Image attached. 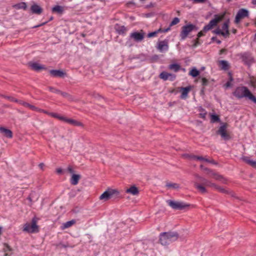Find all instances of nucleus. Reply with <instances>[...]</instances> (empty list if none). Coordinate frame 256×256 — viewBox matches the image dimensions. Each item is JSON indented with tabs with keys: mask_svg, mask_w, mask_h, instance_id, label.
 I'll return each mask as SVG.
<instances>
[{
	"mask_svg": "<svg viewBox=\"0 0 256 256\" xmlns=\"http://www.w3.org/2000/svg\"><path fill=\"white\" fill-rule=\"evenodd\" d=\"M216 34H221L222 35V36H224V32H222L221 30H220V28H217L214 30H213L212 32Z\"/></svg>",
	"mask_w": 256,
	"mask_h": 256,
	"instance_id": "nucleus-40",
	"label": "nucleus"
},
{
	"mask_svg": "<svg viewBox=\"0 0 256 256\" xmlns=\"http://www.w3.org/2000/svg\"><path fill=\"white\" fill-rule=\"evenodd\" d=\"M59 94L62 95L64 97L68 98V100H72V96L66 92L60 91Z\"/></svg>",
	"mask_w": 256,
	"mask_h": 256,
	"instance_id": "nucleus-38",
	"label": "nucleus"
},
{
	"mask_svg": "<svg viewBox=\"0 0 256 256\" xmlns=\"http://www.w3.org/2000/svg\"><path fill=\"white\" fill-rule=\"evenodd\" d=\"M119 194L120 192L116 190L108 188L100 195L99 198L105 202L110 198H116Z\"/></svg>",
	"mask_w": 256,
	"mask_h": 256,
	"instance_id": "nucleus-4",
	"label": "nucleus"
},
{
	"mask_svg": "<svg viewBox=\"0 0 256 256\" xmlns=\"http://www.w3.org/2000/svg\"><path fill=\"white\" fill-rule=\"evenodd\" d=\"M199 44H200V43H199L198 39L194 43V46L196 47Z\"/></svg>",
	"mask_w": 256,
	"mask_h": 256,
	"instance_id": "nucleus-61",
	"label": "nucleus"
},
{
	"mask_svg": "<svg viewBox=\"0 0 256 256\" xmlns=\"http://www.w3.org/2000/svg\"><path fill=\"white\" fill-rule=\"evenodd\" d=\"M49 90L50 91H51L52 92H55V93H58V94H59L60 92V90H58V89H56L53 87H52V86H50L48 88Z\"/></svg>",
	"mask_w": 256,
	"mask_h": 256,
	"instance_id": "nucleus-42",
	"label": "nucleus"
},
{
	"mask_svg": "<svg viewBox=\"0 0 256 256\" xmlns=\"http://www.w3.org/2000/svg\"><path fill=\"white\" fill-rule=\"evenodd\" d=\"M213 178H214L216 180L221 182L223 184H226V179L224 178L222 176L218 174V173H216V174H214V177Z\"/></svg>",
	"mask_w": 256,
	"mask_h": 256,
	"instance_id": "nucleus-24",
	"label": "nucleus"
},
{
	"mask_svg": "<svg viewBox=\"0 0 256 256\" xmlns=\"http://www.w3.org/2000/svg\"><path fill=\"white\" fill-rule=\"evenodd\" d=\"M32 12L36 14H40L42 12V8L37 4H34L31 6Z\"/></svg>",
	"mask_w": 256,
	"mask_h": 256,
	"instance_id": "nucleus-23",
	"label": "nucleus"
},
{
	"mask_svg": "<svg viewBox=\"0 0 256 256\" xmlns=\"http://www.w3.org/2000/svg\"><path fill=\"white\" fill-rule=\"evenodd\" d=\"M30 66L32 70L36 71H38L45 68L44 66L40 65L38 63H32L30 64Z\"/></svg>",
	"mask_w": 256,
	"mask_h": 256,
	"instance_id": "nucleus-25",
	"label": "nucleus"
},
{
	"mask_svg": "<svg viewBox=\"0 0 256 256\" xmlns=\"http://www.w3.org/2000/svg\"><path fill=\"white\" fill-rule=\"evenodd\" d=\"M68 246L67 245L64 244H60L58 245V247L59 248H66Z\"/></svg>",
	"mask_w": 256,
	"mask_h": 256,
	"instance_id": "nucleus-51",
	"label": "nucleus"
},
{
	"mask_svg": "<svg viewBox=\"0 0 256 256\" xmlns=\"http://www.w3.org/2000/svg\"><path fill=\"white\" fill-rule=\"evenodd\" d=\"M4 97L11 102H18V100L17 99L10 96H4Z\"/></svg>",
	"mask_w": 256,
	"mask_h": 256,
	"instance_id": "nucleus-41",
	"label": "nucleus"
},
{
	"mask_svg": "<svg viewBox=\"0 0 256 256\" xmlns=\"http://www.w3.org/2000/svg\"><path fill=\"white\" fill-rule=\"evenodd\" d=\"M242 60H244L246 63L250 62L252 60V58L250 56L246 53L244 54L242 56Z\"/></svg>",
	"mask_w": 256,
	"mask_h": 256,
	"instance_id": "nucleus-29",
	"label": "nucleus"
},
{
	"mask_svg": "<svg viewBox=\"0 0 256 256\" xmlns=\"http://www.w3.org/2000/svg\"><path fill=\"white\" fill-rule=\"evenodd\" d=\"M200 72L196 68H192L190 72V74L193 77H196L198 76Z\"/></svg>",
	"mask_w": 256,
	"mask_h": 256,
	"instance_id": "nucleus-33",
	"label": "nucleus"
},
{
	"mask_svg": "<svg viewBox=\"0 0 256 256\" xmlns=\"http://www.w3.org/2000/svg\"><path fill=\"white\" fill-rule=\"evenodd\" d=\"M192 157L194 158V159H196L200 160H204V158L200 156H193Z\"/></svg>",
	"mask_w": 256,
	"mask_h": 256,
	"instance_id": "nucleus-45",
	"label": "nucleus"
},
{
	"mask_svg": "<svg viewBox=\"0 0 256 256\" xmlns=\"http://www.w3.org/2000/svg\"><path fill=\"white\" fill-rule=\"evenodd\" d=\"M202 84L204 86H206L208 84V80L206 78H202Z\"/></svg>",
	"mask_w": 256,
	"mask_h": 256,
	"instance_id": "nucleus-43",
	"label": "nucleus"
},
{
	"mask_svg": "<svg viewBox=\"0 0 256 256\" xmlns=\"http://www.w3.org/2000/svg\"><path fill=\"white\" fill-rule=\"evenodd\" d=\"M156 48L161 52L167 51L168 49V40H164L158 42Z\"/></svg>",
	"mask_w": 256,
	"mask_h": 256,
	"instance_id": "nucleus-12",
	"label": "nucleus"
},
{
	"mask_svg": "<svg viewBox=\"0 0 256 256\" xmlns=\"http://www.w3.org/2000/svg\"><path fill=\"white\" fill-rule=\"evenodd\" d=\"M30 108L32 110H36V111H38L40 110L38 108H36L35 106L32 105V104L30 105Z\"/></svg>",
	"mask_w": 256,
	"mask_h": 256,
	"instance_id": "nucleus-48",
	"label": "nucleus"
},
{
	"mask_svg": "<svg viewBox=\"0 0 256 256\" xmlns=\"http://www.w3.org/2000/svg\"><path fill=\"white\" fill-rule=\"evenodd\" d=\"M80 178L81 176L80 174H72L70 178L71 184L74 186L78 184Z\"/></svg>",
	"mask_w": 256,
	"mask_h": 256,
	"instance_id": "nucleus-20",
	"label": "nucleus"
},
{
	"mask_svg": "<svg viewBox=\"0 0 256 256\" xmlns=\"http://www.w3.org/2000/svg\"><path fill=\"white\" fill-rule=\"evenodd\" d=\"M19 9L26 10V4L25 2H21L16 6Z\"/></svg>",
	"mask_w": 256,
	"mask_h": 256,
	"instance_id": "nucleus-37",
	"label": "nucleus"
},
{
	"mask_svg": "<svg viewBox=\"0 0 256 256\" xmlns=\"http://www.w3.org/2000/svg\"><path fill=\"white\" fill-rule=\"evenodd\" d=\"M138 188L134 186H130L129 188H128L126 190V193L131 194L134 196L137 195L138 194Z\"/></svg>",
	"mask_w": 256,
	"mask_h": 256,
	"instance_id": "nucleus-21",
	"label": "nucleus"
},
{
	"mask_svg": "<svg viewBox=\"0 0 256 256\" xmlns=\"http://www.w3.org/2000/svg\"><path fill=\"white\" fill-rule=\"evenodd\" d=\"M168 206L176 210H182L188 208L190 205L182 202L174 201L171 200H167Z\"/></svg>",
	"mask_w": 256,
	"mask_h": 256,
	"instance_id": "nucleus-8",
	"label": "nucleus"
},
{
	"mask_svg": "<svg viewBox=\"0 0 256 256\" xmlns=\"http://www.w3.org/2000/svg\"><path fill=\"white\" fill-rule=\"evenodd\" d=\"M248 16V11L245 9H240L238 12L236 18L235 22L238 24L240 20Z\"/></svg>",
	"mask_w": 256,
	"mask_h": 256,
	"instance_id": "nucleus-13",
	"label": "nucleus"
},
{
	"mask_svg": "<svg viewBox=\"0 0 256 256\" xmlns=\"http://www.w3.org/2000/svg\"><path fill=\"white\" fill-rule=\"evenodd\" d=\"M190 90V87L182 88V94L180 98L184 99L187 98L188 92Z\"/></svg>",
	"mask_w": 256,
	"mask_h": 256,
	"instance_id": "nucleus-22",
	"label": "nucleus"
},
{
	"mask_svg": "<svg viewBox=\"0 0 256 256\" xmlns=\"http://www.w3.org/2000/svg\"><path fill=\"white\" fill-rule=\"evenodd\" d=\"M197 30L196 26L192 24H188L183 26L182 28V31L180 34L181 39L182 40L186 39L190 32L194 30Z\"/></svg>",
	"mask_w": 256,
	"mask_h": 256,
	"instance_id": "nucleus-6",
	"label": "nucleus"
},
{
	"mask_svg": "<svg viewBox=\"0 0 256 256\" xmlns=\"http://www.w3.org/2000/svg\"><path fill=\"white\" fill-rule=\"evenodd\" d=\"M160 78L164 80H174L175 79V76L171 74L165 72H161L159 76Z\"/></svg>",
	"mask_w": 256,
	"mask_h": 256,
	"instance_id": "nucleus-14",
	"label": "nucleus"
},
{
	"mask_svg": "<svg viewBox=\"0 0 256 256\" xmlns=\"http://www.w3.org/2000/svg\"><path fill=\"white\" fill-rule=\"evenodd\" d=\"M194 155H190L188 154H184L182 155V156L186 158L194 159L192 157Z\"/></svg>",
	"mask_w": 256,
	"mask_h": 256,
	"instance_id": "nucleus-44",
	"label": "nucleus"
},
{
	"mask_svg": "<svg viewBox=\"0 0 256 256\" xmlns=\"http://www.w3.org/2000/svg\"><path fill=\"white\" fill-rule=\"evenodd\" d=\"M180 22V19L178 18H174L172 22H170V26H172L175 24H176Z\"/></svg>",
	"mask_w": 256,
	"mask_h": 256,
	"instance_id": "nucleus-39",
	"label": "nucleus"
},
{
	"mask_svg": "<svg viewBox=\"0 0 256 256\" xmlns=\"http://www.w3.org/2000/svg\"><path fill=\"white\" fill-rule=\"evenodd\" d=\"M161 31H162V29L160 28V29H158V30H157L156 31L152 32H150L148 34V37L150 38L156 36H157V34L158 32H161Z\"/></svg>",
	"mask_w": 256,
	"mask_h": 256,
	"instance_id": "nucleus-35",
	"label": "nucleus"
},
{
	"mask_svg": "<svg viewBox=\"0 0 256 256\" xmlns=\"http://www.w3.org/2000/svg\"><path fill=\"white\" fill-rule=\"evenodd\" d=\"M76 223V220H72L67 222L64 224H63L62 226V229H66L70 227L73 224H74Z\"/></svg>",
	"mask_w": 256,
	"mask_h": 256,
	"instance_id": "nucleus-28",
	"label": "nucleus"
},
{
	"mask_svg": "<svg viewBox=\"0 0 256 256\" xmlns=\"http://www.w3.org/2000/svg\"><path fill=\"white\" fill-rule=\"evenodd\" d=\"M194 176L200 182H202L200 184L197 182H194V187L201 193H206L207 190L206 189V187H208L210 184L209 182H210L211 181L199 176L198 174H195Z\"/></svg>",
	"mask_w": 256,
	"mask_h": 256,
	"instance_id": "nucleus-3",
	"label": "nucleus"
},
{
	"mask_svg": "<svg viewBox=\"0 0 256 256\" xmlns=\"http://www.w3.org/2000/svg\"><path fill=\"white\" fill-rule=\"evenodd\" d=\"M50 73L54 77L62 78L66 75V74L61 70H50Z\"/></svg>",
	"mask_w": 256,
	"mask_h": 256,
	"instance_id": "nucleus-15",
	"label": "nucleus"
},
{
	"mask_svg": "<svg viewBox=\"0 0 256 256\" xmlns=\"http://www.w3.org/2000/svg\"><path fill=\"white\" fill-rule=\"evenodd\" d=\"M219 66L221 68L224 70H227L229 68L228 63L227 61L222 60L218 62Z\"/></svg>",
	"mask_w": 256,
	"mask_h": 256,
	"instance_id": "nucleus-26",
	"label": "nucleus"
},
{
	"mask_svg": "<svg viewBox=\"0 0 256 256\" xmlns=\"http://www.w3.org/2000/svg\"><path fill=\"white\" fill-rule=\"evenodd\" d=\"M18 102L20 104H22L23 106V103H26V102H24V101H22V100H18V102Z\"/></svg>",
	"mask_w": 256,
	"mask_h": 256,
	"instance_id": "nucleus-63",
	"label": "nucleus"
},
{
	"mask_svg": "<svg viewBox=\"0 0 256 256\" xmlns=\"http://www.w3.org/2000/svg\"><path fill=\"white\" fill-rule=\"evenodd\" d=\"M228 20L225 22L222 26V31L224 32V37L225 38L228 37L230 35L228 30Z\"/></svg>",
	"mask_w": 256,
	"mask_h": 256,
	"instance_id": "nucleus-19",
	"label": "nucleus"
},
{
	"mask_svg": "<svg viewBox=\"0 0 256 256\" xmlns=\"http://www.w3.org/2000/svg\"><path fill=\"white\" fill-rule=\"evenodd\" d=\"M144 34L145 33L142 30H141L140 32H135L131 33L130 34V38L134 39L136 42H140L143 40Z\"/></svg>",
	"mask_w": 256,
	"mask_h": 256,
	"instance_id": "nucleus-11",
	"label": "nucleus"
},
{
	"mask_svg": "<svg viewBox=\"0 0 256 256\" xmlns=\"http://www.w3.org/2000/svg\"><path fill=\"white\" fill-rule=\"evenodd\" d=\"M212 40H213V41L216 40V43L218 44H220L221 43V41L220 40H217L216 37H212Z\"/></svg>",
	"mask_w": 256,
	"mask_h": 256,
	"instance_id": "nucleus-49",
	"label": "nucleus"
},
{
	"mask_svg": "<svg viewBox=\"0 0 256 256\" xmlns=\"http://www.w3.org/2000/svg\"><path fill=\"white\" fill-rule=\"evenodd\" d=\"M226 50L225 49H222L220 51V54H222V53H224V52H226Z\"/></svg>",
	"mask_w": 256,
	"mask_h": 256,
	"instance_id": "nucleus-62",
	"label": "nucleus"
},
{
	"mask_svg": "<svg viewBox=\"0 0 256 256\" xmlns=\"http://www.w3.org/2000/svg\"><path fill=\"white\" fill-rule=\"evenodd\" d=\"M231 86V84H230V82H228L226 84V88H228V87H230V86Z\"/></svg>",
	"mask_w": 256,
	"mask_h": 256,
	"instance_id": "nucleus-57",
	"label": "nucleus"
},
{
	"mask_svg": "<svg viewBox=\"0 0 256 256\" xmlns=\"http://www.w3.org/2000/svg\"><path fill=\"white\" fill-rule=\"evenodd\" d=\"M210 174L208 175L210 177L214 178V174H216V172H214L212 170H210Z\"/></svg>",
	"mask_w": 256,
	"mask_h": 256,
	"instance_id": "nucleus-50",
	"label": "nucleus"
},
{
	"mask_svg": "<svg viewBox=\"0 0 256 256\" xmlns=\"http://www.w3.org/2000/svg\"><path fill=\"white\" fill-rule=\"evenodd\" d=\"M63 11V8L60 6H56L52 8V12L62 13Z\"/></svg>",
	"mask_w": 256,
	"mask_h": 256,
	"instance_id": "nucleus-34",
	"label": "nucleus"
},
{
	"mask_svg": "<svg viewBox=\"0 0 256 256\" xmlns=\"http://www.w3.org/2000/svg\"><path fill=\"white\" fill-rule=\"evenodd\" d=\"M47 23V22H43L40 24H38V25H37V26H34L33 28H38V27H40V26H42L45 24H46Z\"/></svg>",
	"mask_w": 256,
	"mask_h": 256,
	"instance_id": "nucleus-55",
	"label": "nucleus"
},
{
	"mask_svg": "<svg viewBox=\"0 0 256 256\" xmlns=\"http://www.w3.org/2000/svg\"><path fill=\"white\" fill-rule=\"evenodd\" d=\"M12 250L11 248L7 244H4V251L5 252L4 256H10L11 254H8V252H10Z\"/></svg>",
	"mask_w": 256,
	"mask_h": 256,
	"instance_id": "nucleus-30",
	"label": "nucleus"
},
{
	"mask_svg": "<svg viewBox=\"0 0 256 256\" xmlns=\"http://www.w3.org/2000/svg\"><path fill=\"white\" fill-rule=\"evenodd\" d=\"M241 159L252 167L254 168H256V162L251 160L249 157L244 156L242 157Z\"/></svg>",
	"mask_w": 256,
	"mask_h": 256,
	"instance_id": "nucleus-18",
	"label": "nucleus"
},
{
	"mask_svg": "<svg viewBox=\"0 0 256 256\" xmlns=\"http://www.w3.org/2000/svg\"><path fill=\"white\" fill-rule=\"evenodd\" d=\"M166 186L169 189H178L180 185L176 183L167 182Z\"/></svg>",
	"mask_w": 256,
	"mask_h": 256,
	"instance_id": "nucleus-27",
	"label": "nucleus"
},
{
	"mask_svg": "<svg viewBox=\"0 0 256 256\" xmlns=\"http://www.w3.org/2000/svg\"><path fill=\"white\" fill-rule=\"evenodd\" d=\"M209 184H209L208 187L214 188L216 190H218V192H220L222 193L230 194V195H231L232 196H234L232 192H230V190H226L224 188L218 186L217 184H216L212 182V181L210 182H209Z\"/></svg>",
	"mask_w": 256,
	"mask_h": 256,
	"instance_id": "nucleus-10",
	"label": "nucleus"
},
{
	"mask_svg": "<svg viewBox=\"0 0 256 256\" xmlns=\"http://www.w3.org/2000/svg\"><path fill=\"white\" fill-rule=\"evenodd\" d=\"M206 32H204L203 31V30H201L200 32L198 34V38H200L201 36H204V33H205Z\"/></svg>",
	"mask_w": 256,
	"mask_h": 256,
	"instance_id": "nucleus-46",
	"label": "nucleus"
},
{
	"mask_svg": "<svg viewBox=\"0 0 256 256\" xmlns=\"http://www.w3.org/2000/svg\"><path fill=\"white\" fill-rule=\"evenodd\" d=\"M0 132L4 134V136H6L8 138H12V132L6 128L0 127Z\"/></svg>",
	"mask_w": 256,
	"mask_h": 256,
	"instance_id": "nucleus-17",
	"label": "nucleus"
},
{
	"mask_svg": "<svg viewBox=\"0 0 256 256\" xmlns=\"http://www.w3.org/2000/svg\"><path fill=\"white\" fill-rule=\"evenodd\" d=\"M206 112L200 113V118L204 119L206 118Z\"/></svg>",
	"mask_w": 256,
	"mask_h": 256,
	"instance_id": "nucleus-52",
	"label": "nucleus"
},
{
	"mask_svg": "<svg viewBox=\"0 0 256 256\" xmlns=\"http://www.w3.org/2000/svg\"><path fill=\"white\" fill-rule=\"evenodd\" d=\"M30 104L28 103V102H26V103H23V106L25 107H27V108H30Z\"/></svg>",
	"mask_w": 256,
	"mask_h": 256,
	"instance_id": "nucleus-56",
	"label": "nucleus"
},
{
	"mask_svg": "<svg viewBox=\"0 0 256 256\" xmlns=\"http://www.w3.org/2000/svg\"><path fill=\"white\" fill-rule=\"evenodd\" d=\"M64 121L65 122H66L72 126H83V124L81 122L77 121V120H73V119L67 118L64 117Z\"/></svg>",
	"mask_w": 256,
	"mask_h": 256,
	"instance_id": "nucleus-16",
	"label": "nucleus"
},
{
	"mask_svg": "<svg viewBox=\"0 0 256 256\" xmlns=\"http://www.w3.org/2000/svg\"><path fill=\"white\" fill-rule=\"evenodd\" d=\"M228 124L226 123H222L217 131V134H220L224 140H227L230 138V135L227 131Z\"/></svg>",
	"mask_w": 256,
	"mask_h": 256,
	"instance_id": "nucleus-9",
	"label": "nucleus"
},
{
	"mask_svg": "<svg viewBox=\"0 0 256 256\" xmlns=\"http://www.w3.org/2000/svg\"><path fill=\"white\" fill-rule=\"evenodd\" d=\"M68 170L70 174H73L74 173V170H73L71 166H68Z\"/></svg>",
	"mask_w": 256,
	"mask_h": 256,
	"instance_id": "nucleus-53",
	"label": "nucleus"
},
{
	"mask_svg": "<svg viewBox=\"0 0 256 256\" xmlns=\"http://www.w3.org/2000/svg\"><path fill=\"white\" fill-rule=\"evenodd\" d=\"M203 170L206 172H207V171L210 172V170H210V168H207L204 167V168Z\"/></svg>",
	"mask_w": 256,
	"mask_h": 256,
	"instance_id": "nucleus-59",
	"label": "nucleus"
},
{
	"mask_svg": "<svg viewBox=\"0 0 256 256\" xmlns=\"http://www.w3.org/2000/svg\"><path fill=\"white\" fill-rule=\"evenodd\" d=\"M203 170L206 172H207V171L210 172V170H210V168H207L204 167V168Z\"/></svg>",
	"mask_w": 256,
	"mask_h": 256,
	"instance_id": "nucleus-60",
	"label": "nucleus"
},
{
	"mask_svg": "<svg viewBox=\"0 0 256 256\" xmlns=\"http://www.w3.org/2000/svg\"><path fill=\"white\" fill-rule=\"evenodd\" d=\"M56 172L58 174H60L62 172V170L61 168H57Z\"/></svg>",
	"mask_w": 256,
	"mask_h": 256,
	"instance_id": "nucleus-54",
	"label": "nucleus"
},
{
	"mask_svg": "<svg viewBox=\"0 0 256 256\" xmlns=\"http://www.w3.org/2000/svg\"><path fill=\"white\" fill-rule=\"evenodd\" d=\"M210 163H212L213 164H217V163L216 162H215L214 160H210Z\"/></svg>",
	"mask_w": 256,
	"mask_h": 256,
	"instance_id": "nucleus-64",
	"label": "nucleus"
},
{
	"mask_svg": "<svg viewBox=\"0 0 256 256\" xmlns=\"http://www.w3.org/2000/svg\"><path fill=\"white\" fill-rule=\"evenodd\" d=\"M178 234L176 232H162L160 236V242L162 245L166 246L178 240Z\"/></svg>",
	"mask_w": 256,
	"mask_h": 256,
	"instance_id": "nucleus-1",
	"label": "nucleus"
},
{
	"mask_svg": "<svg viewBox=\"0 0 256 256\" xmlns=\"http://www.w3.org/2000/svg\"><path fill=\"white\" fill-rule=\"evenodd\" d=\"M44 163H40L39 164L38 166L39 167L41 168V169H42L44 166Z\"/></svg>",
	"mask_w": 256,
	"mask_h": 256,
	"instance_id": "nucleus-58",
	"label": "nucleus"
},
{
	"mask_svg": "<svg viewBox=\"0 0 256 256\" xmlns=\"http://www.w3.org/2000/svg\"><path fill=\"white\" fill-rule=\"evenodd\" d=\"M49 115H50L52 117L58 118V120H62V121H64V116H60L56 113H50Z\"/></svg>",
	"mask_w": 256,
	"mask_h": 256,
	"instance_id": "nucleus-36",
	"label": "nucleus"
},
{
	"mask_svg": "<svg viewBox=\"0 0 256 256\" xmlns=\"http://www.w3.org/2000/svg\"><path fill=\"white\" fill-rule=\"evenodd\" d=\"M23 231L28 233H34L38 231L36 220L35 218H32L31 223H26L24 226Z\"/></svg>",
	"mask_w": 256,
	"mask_h": 256,
	"instance_id": "nucleus-7",
	"label": "nucleus"
},
{
	"mask_svg": "<svg viewBox=\"0 0 256 256\" xmlns=\"http://www.w3.org/2000/svg\"><path fill=\"white\" fill-rule=\"evenodd\" d=\"M225 14H223L221 16L215 15L214 18L210 20L209 23L204 26L203 31L207 32L208 31L212 30L214 27L216 26L217 24L220 22L224 18Z\"/></svg>",
	"mask_w": 256,
	"mask_h": 256,
	"instance_id": "nucleus-5",
	"label": "nucleus"
},
{
	"mask_svg": "<svg viewBox=\"0 0 256 256\" xmlns=\"http://www.w3.org/2000/svg\"><path fill=\"white\" fill-rule=\"evenodd\" d=\"M169 68L176 72L180 69V66L178 64H172L169 66Z\"/></svg>",
	"mask_w": 256,
	"mask_h": 256,
	"instance_id": "nucleus-31",
	"label": "nucleus"
},
{
	"mask_svg": "<svg viewBox=\"0 0 256 256\" xmlns=\"http://www.w3.org/2000/svg\"><path fill=\"white\" fill-rule=\"evenodd\" d=\"M234 94L238 98H242L244 97L248 98L254 102H256V98L252 94L246 87L242 86L237 88L234 92Z\"/></svg>",
	"mask_w": 256,
	"mask_h": 256,
	"instance_id": "nucleus-2",
	"label": "nucleus"
},
{
	"mask_svg": "<svg viewBox=\"0 0 256 256\" xmlns=\"http://www.w3.org/2000/svg\"><path fill=\"white\" fill-rule=\"evenodd\" d=\"M126 31V28L124 26H122L120 28V33L124 34L125 33Z\"/></svg>",
	"mask_w": 256,
	"mask_h": 256,
	"instance_id": "nucleus-47",
	"label": "nucleus"
},
{
	"mask_svg": "<svg viewBox=\"0 0 256 256\" xmlns=\"http://www.w3.org/2000/svg\"><path fill=\"white\" fill-rule=\"evenodd\" d=\"M220 118L218 116L212 114L210 115V122H220Z\"/></svg>",
	"mask_w": 256,
	"mask_h": 256,
	"instance_id": "nucleus-32",
	"label": "nucleus"
}]
</instances>
